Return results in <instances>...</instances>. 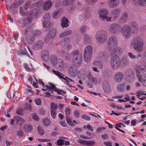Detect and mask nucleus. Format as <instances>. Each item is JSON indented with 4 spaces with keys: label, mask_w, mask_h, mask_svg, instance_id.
I'll use <instances>...</instances> for the list:
<instances>
[{
    "label": "nucleus",
    "mask_w": 146,
    "mask_h": 146,
    "mask_svg": "<svg viewBox=\"0 0 146 146\" xmlns=\"http://www.w3.org/2000/svg\"><path fill=\"white\" fill-rule=\"evenodd\" d=\"M136 75L138 81L141 83L144 86H146V74L140 75L139 73L144 72L146 71V63L144 62L141 67H137L136 68Z\"/></svg>",
    "instance_id": "1"
},
{
    "label": "nucleus",
    "mask_w": 146,
    "mask_h": 146,
    "mask_svg": "<svg viewBox=\"0 0 146 146\" xmlns=\"http://www.w3.org/2000/svg\"><path fill=\"white\" fill-rule=\"evenodd\" d=\"M143 43L142 42L141 38L140 37H135L131 43V47H133L136 51L141 52L142 50Z\"/></svg>",
    "instance_id": "2"
},
{
    "label": "nucleus",
    "mask_w": 146,
    "mask_h": 146,
    "mask_svg": "<svg viewBox=\"0 0 146 146\" xmlns=\"http://www.w3.org/2000/svg\"><path fill=\"white\" fill-rule=\"evenodd\" d=\"M50 87L48 86L47 85H45V87L47 88L46 90H48L49 92H47L45 93V94L44 95V97L47 98L49 97L50 96H51L49 92H50L52 93L53 92L54 90L57 92L58 94L63 95V94H66V92L65 91L58 89L56 87L55 85L53 84L50 83Z\"/></svg>",
    "instance_id": "3"
},
{
    "label": "nucleus",
    "mask_w": 146,
    "mask_h": 146,
    "mask_svg": "<svg viewBox=\"0 0 146 146\" xmlns=\"http://www.w3.org/2000/svg\"><path fill=\"white\" fill-rule=\"evenodd\" d=\"M110 63L111 67L112 69L115 70L117 69L121 64L119 57L117 56L113 57L111 59Z\"/></svg>",
    "instance_id": "4"
},
{
    "label": "nucleus",
    "mask_w": 146,
    "mask_h": 146,
    "mask_svg": "<svg viewBox=\"0 0 146 146\" xmlns=\"http://www.w3.org/2000/svg\"><path fill=\"white\" fill-rule=\"evenodd\" d=\"M121 33L123 36L125 38L130 37L131 34V29L128 25H125L121 29Z\"/></svg>",
    "instance_id": "5"
},
{
    "label": "nucleus",
    "mask_w": 146,
    "mask_h": 146,
    "mask_svg": "<svg viewBox=\"0 0 146 146\" xmlns=\"http://www.w3.org/2000/svg\"><path fill=\"white\" fill-rule=\"evenodd\" d=\"M72 54L73 58L72 59L73 62L75 64L79 63L81 62L82 59L81 54L77 51L73 52Z\"/></svg>",
    "instance_id": "6"
},
{
    "label": "nucleus",
    "mask_w": 146,
    "mask_h": 146,
    "mask_svg": "<svg viewBox=\"0 0 146 146\" xmlns=\"http://www.w3.org/2000/svg\"><path fill=\"white\" fill-rule=\"evenodd\" d=\"M56 31L54 29H52L49 31L46 36L45 39V42H51L52 39L55 36L56 34Z\"/></svg>",
    "instance_id": "7"
},
{
    "label": "nucleus",
    "mask_w": 146,
    "mask_h": 146,
    "mask_svg": "<svg viewBox=\"0 0 146 146\" xmlns=\"http://www.w3.org/2000/svg\"><path fill=\"white\" fill-rule=\"evenodd\" d=\"M98 13L100 17L105 19L107 21H109L111 20V18L107 16L106 15L108 12L106 9H100L99 10Z\"/></svg>",
    "instance_id": "8"
},
{
    "label": "nucleus",
    "mask_w": 146,
    "mask_h": 146,
    "mask_svg": "<svg viewBox=\"0 0 146 146\" xmlns=\"http://www.w3.org/2000/svg\"><path fill=\"white\" fill-rule=\"evenodd\" d=\"M123 74L121 72H116L114 75L113 79L115 82H120L123 79Z\"/></svg>",
    "instance_id": "9"
},
{
    "label": "nucleus",
    "mask_w": 146,
    "mask_h": 146,
    "mask_svg": "<svg viewBox=\"0 0 146 146\" xmlns=\"http://www.w3.org/2000/svg\"><path fill=\"white\" fill-rule=\"evenodd\" d=\"M77 70L76 67L74 65H73L69 67L68 70V72L71 77H74L77 74Z\"/></svg>",
    "instance_id": "10"
},
{
    "label": "nucleus",
    "mask_w": 146,
    "mask_h": 146,
    "mask_svg": "<svg viewBox=\"0 0 146 146\" xmlns=\"http://www.w3.org/2000/svg\"><path fill=\"white\" fill-rule=\"evenodd\" d=\"M50 16L48 14H46L44 16L43 21V27L45 28L48 27L51 24V22L49 21Z\"/></svg>",
    "instance_id": "11"
},
{
    "label": "nucleus",
    "mask_w": 146,
    "mask_h": 146,
    "mask_svg": "<svg viewBox=\"0 0 146 146\" xmlns=\"http://www.w3.org/2000/svg\"><path fill=\"white\" fill-rule=\"evenodd\" d=\"M33 10L31 11L29 13H28L27 14V16L28 17V21L29 22H30L31 21L33 18L35 16L36 18H37L38 15H39V11L38 10H36L35 11V14L34 13Z\"/></svg>",
    "instance_id": "12"
},
{
    "label": "nucleus",
    "mask_w": 146,
    "mask_h": 146,
    "mask_svg": "<svg viewBox=\"0 0 146 146\" xmlns=\"http://www.w3.org/2000/svg\"><path fill=\"white\" fill-rule=\"evenodd\" d=\"M102 88L104 91L107 93H109L110 91V87L107 82H105L103 83Z\"/></svg>",
    "instance_id": "13"
},
{
    "label": "nucleus",
    "mask_w": 146,
    "mask_h": 146,
    "mask_svg": "<svg viewBox=\"0 0 146 146\" xmlns=\"http://www.w3.org/2000/svg\"><path fill=\"white\" fill-rule=\"evenodd\" d=\"M61 25L63 28H67L69 26V21L68 19L65 18L63 17L61 20Z\"/></svg>",
    "instance_id": "14"
},
{
    "label": "nucleus",
    "mask_w": 146,
    "mask_h": 146,
    "mask_svg": "<svg viewBox=\"0 0 146 146\" xmlns=\"http://www.w3.org/2000/svg\"><path fill=\"white\" fill-rule=\"evenodd\" d=\"M78 142L82 144L86 145H92L95 144V142L94 141H86L82 139L79 140Z\"/></svg>",
    "instance_id": "15"
},
{
    "label": "nucleus",
    "mask_w": 146,
    "mask_h": 146,
    "mask_svg": "<svg viewBox=\"0 0 146 146\" xmlns=\"http://www.w3.org/2000/svg\"><path fill=\"white\" fill-rule=\"evenodd\" d=\"M133 3L135 5H142L146 4V0H132Z\"/></svg>",
    "instance_id": "16"
},
{
    "label": "nucleus",
    "mask_w": 146,
    "mask_h": 146,
    "mask_svg": "<svg viewBox=\"0 0 146 146\" xmlns=\"http://www.w3.org/2000/svg\"><path fill=\"white\" fill-rule=\"evenodd\" d=\"M52 2L50 1H46L44 4V9L45 10L49 9L51 7Z\"/></svg>",
    "instance_id": "17"
},
{
    "label": "nucleus",
    "mask_w": 146,
    "mask_h": 146,
    "mask_svg": "<svg viewBox=\"0 0 146 146\" xmlns=\"http://www.w3.org/2000/svg\"><path fill=\"white\" fill-rule=\"evenodd\" d=\"M52 72L54 74L60 78H61L63 79L66 80H67V79H68L69 80H70L71 81H72V80H71L70 79L66 77H65V78L63 77L62 76V74L58 71H56L54 70H53Z\"/></svg>",
    "instance_id": "18"
},
{
    "label": "nucleus",
    "mask_w": 146,
    "mask_h": 146,
    "mask_svg": "<svg viewBox=\"0 0 146 146\" xmlns=\"http://www.w3.org/2000/svg\"><path fill=\"white\" fill-rule=\"evenodd\" d=\"M92 55V54L84 53V57L85 61L87 62L90 61Z\"/></svg>",
    "instance_id": "19"
},
{
    "label": "nucleus",
    "mask_w": 146,
    "mask_h": 146,
    "mask_svg": "<svg viewBox=\"0 0 146 146\" xmlns=\"http://www.w3.org/2000/svg\"><path fill=\"white\" fill-rule=\"evenodd\" d=\"M70 39L69 38L67 37L62 41V45H63L65 47L70 46Z\"/></svg>",
    "instance_id": "20"
},
{
    "label": "nucleus",
    "mask_w": 146,
    "mask_h": 146,
    "mask_svg": "<svg viewBox=\"0 0 146 146\" xmlns=\"http://www.w3.org/2000/svg\"><path fill=\"white\" fill-rule=\"evenodd\" d=\"M93 66H97L100 69H102L103 68V65L102 63L99 61L94 60L92 63Z\"/></svg>",
    "instance_id": "21"
},
{
    "label": "nucleus",
    "mask_w": 146,
    "mask_h": 146,
    "mask_svg": "<svg viewBox=\"0 0 146 146\" xmlns=\"http://www.w3.org/2000/svg\"><path fill=\"white\" fill-rule=\"evenodd\" d=\"M92 48L91 46L88 45L85 48L84 53L92 54Z\"/></svg>",
    "instance_id": "22"
},
{
    "label": "nucleus",
    "mask_w": 146,
    "mask_h": 146,
    "mask_svg": "<svg viewBox=\"0 0 146 146\" xmlns=\"http://www.w3.org/2000/svg\"><path fill=\"white\" fill-rule=\"evenodd\" d=\"M108 43L110 45L115 46L117 43V40L115 37H112L109 39Z\"/></svg>",
    "instance_id": "23"
},
{
    "label": "nucleus",
    "mask_w": 146,
    "mask_h": 146,
    "mask_svg": "<svg viewBox=\"0 0 146 146\" xmlns=\"http://www.w3.org/2000/svg\"><path fill=\"white\" fill-rule=\"evenodd\" d=\"M66 119L67 123L70 126H73L75 125V123H76L75 120H74L73 122L70 117H66Z\"/></svg>",
    "instance_id": "24"
},
{
    "label": "nucleus",
    "mask_w": 146,
    "mask_h": 146,
    "mask_svg": "<svg viewBox=\"0 0 146 146\" xmlns=\"http://www.w3.org/2000/svg\"><path fill=\"white\" fill-rule=\"evenodd\" d=\"M119 4V2L118 0H111L109 3V6L112 7H115Z\"/></svg>",
    "instance_id": "25"
},
{
    "label": "nucleus",
    "mask_w": 146,
    "mask_h": 146,
    "mask_svg": "<svg viewBox=\"0 0 146 146\" xmlns=\"http://www.w3.org/2000/svg\"><path fill=\"white\" fill-rule=\"evenodd\" d=\"M15 118L16 121V122L17 123V125H20L25 121V120L20 117H16Z\"/></svg>",
    "instance_id": "26"
},
{
    "label": "nucleus",
    "mask_w": 146,
    "mask_h": 146,
    "mask_svg": "<svg viewBox=\"0 0 146 146\" xmlns=\"http://www.w3.org/2000/svg\"><path fill=\"white\" fill-rule=\"evenodd\" d=\"M101 32L100 31L97 33V35L96 36V39L97 40L99 41V42L102 43L104 42L105 40L103 38L102 36H99V35H100Z\"/></svg>",
    "instance_id": "27"
},
{
    "label": "nucleus",
    "mask_w": 146,
    "mask_h": 146,
    "mask_svg": "<svg viewBox=\"0 0 146 146\" xmlns=\"http://www.w3.org/2000/svg\"><path fill=\"white\" fill-rule=\"evenodd\" d=\"M43 123L46 126H48L50 125L51 122L49 119L46 118L42 120Z\"/></svg>",
    "instance_id": "28"
},
{
    "label": "nucleus",
    "mask_w": 146,
    "mask_h": 146,
    "mask_svg": "<svg viewBox=\"0 0 146 146\" xmlns=\"http://www.w3.org/2000/svg\"><path fill=\"white\" fill-rule=\"evenodd\" d=\"M125 85L121 84H118L116 87L117 90L119 91H123L125 89Z\"/></svg>",
    "instance_id": "29"
},
{
    "label": "nucleus",
    "mask_w": 146,
    "mask_h": 146,
    "mask_svg": "<svg viewBox=\"0 0 146 146\" xmlns=\"http://www.w3.org/2000/svg\"><path fill=\"white\" fill-rule=\"evenodd\" d=\"M62 56L67 60H70L71 56V54L66 52H63L62 53Z\"/></svg>",
    "instance_id": "30"
},
{
    "label": "nucleus",
    "mask_w": 146,
    "mask_h": 146,
    "mask_svg": "<svg viewBox=\"0 0 146 146\" xmlns=\"http://www.w3.org/2000/svg\"><path fill=\"white\" fill-rule=\"evenodd\" d=\"M124 97V99L126 100H136L135 96L128 94L125 95Z\"/></svg>",
    "instance_id": "31"
},
{
    "label": "nucleus",
    "mask_w": 146,
    "mask_h": 146,
    "mask_svg": "<svg viewBox=\"0 0 146 146\" xmlns=\"http://www.w3.org/2000/svg\"><path fill=\"white\" fill-rule=\"evenodd\" d=\"M146 95V94H144L142 93H138L137 95V98H138L140 100H144L145 98Z\"/></svg>",
    "instance_id": "32"
},
{
    "label": "nucleus",
    "mask_w": 146,
    "mask_h": 146,
    "mask_svg": "<svg viewBox=\"0 0 146 146\" xmlns=\"http://www.w3.org/2000/svg\"><path fill=\"white\" fill-rule=\"evenodd\" d=\"M37 130L39 134L40 135L43 136L44 134V131L40 126L37 127Z\"/></svg>",
    "instance_id": "33"
},
{
    "label": "nucleus",
    "mask_w": 146,
    "mask_h": 146,
    "mask_svg": "<svg viewBox=\"0 0 146 146\" xmlns=\"http://www.w3.org/2000/svg\"><path fill=\"white\" fill-rule=\"evenodd\" d=\"M31 126L30 125H25L24 126V130L25 131H31L32 130Z\"/></svg>",
    "instance_id": "34"
},
{
    "label": "nucleus",
    "mask_w": 146,
    "mask_h": 146,
    "mask_svg": "<svg viewBox=\"0 0 146 146\" xmlns=\"http://www.w3.org/2000/svg\"><path fill=\"white\" fill-rule=\"evenodd\" d=\"M43 42L41 41H39L36 43V48L39 49L43 45Z\"/></svg>",
    "instance_id": "35"
},
{
    "label": "nucleus",
    "mask_w": 146,
    "mask_h": 146,
    "mask_svg": "<svg viewBox=\"0 0 146 146\" xmlns=\"http://www.w3.org/2000/svg\"><path fill=\"white\" fill-rule=\"evenodd\" d=\"M86 77L90 81H92L93 82H95V78L93 76L92 74L90 73L89 74L86 76Z\"/></svg>",
    "instance_id": "36"
},
{
    "label": "nucleus",
    "mask_w": 146,
    "mask_h": 146,
    "mask_svg": "<svg viewBox=\"0 0 146 146\" xmlns=\"http://www.w3.org/2000/svg\"><path fill=\"white\" fill-rule=\"evenodd\" d=\"M119 26L118 25L113 24L111 25L110 28L112 30H114V31H112L113 32H114V31L115 32L117 30H118L119 29Z\"/></svg>",
    "instance_id": "37"
},
{
    "label": "nucleus",
    "mask_w": 146,
    "mask_h": 146,
    "mask_svg": "<svg viewBox=\"0 0 146 146\" xmlns=\"http://www.w3.org/2000/svg\"><path fill=\"white\" fill-rule=\"evenodd\" d=\"M113 108H116L117 109L123 110L124 108L120 106L116 105L114 104H112L110 105Z\"/></svg>",
    "instance_id": "38"
},
{
    "label": "nucleus",
    "mask_w": 146,
    "mask_h": 146,
    "mask_svg": "<svg viewBox=\"0 0 146 146\" xmlns=\"http://www.w3.org/2000/svg\"><path fill=\"white\" fill-rule=\"evenodd\" d=\"M65 112L66 114V117H69L70 115V108H68L65 110Z\"/></svg>",
    "instance_id": "39"
},
{
    "label": "nucleus",
    "mask_w": 146,
    "mask_h": 146,
    "mask_svg": "<svg viewBox=\"0 0 146 146\" xmlns=\"http://www.w3.org/2000/svg\"><path fill=\"white\" fill-rule=\"evenodd\" d=\"M74 0H65L63 1V4L64 5H69L73 3Z\"/></svg>",
    "instance_id": "40"
},
{
    "label": "nucleus",
    "mask_w": 146,
    "mask_h": 146,
    "mask_svg": "<svg viewBox=\"0 0 146 146\" xmlns=\"http://www.w3.org/2000/svg\"><path fill=\"white\" fill-rule=\"evenodd\" d=\"M51 115L53 119L55 118L56 115V111L54 110H50Z\"/></svg>",
    "instance_id": "41"
},
{
    "label": "nucleus",
    "mask_w": 146,
    "mask_h": 146,
    "mask_svg": "<svg viewBox=\"0 0 146 146\" xmlns=\"http://www.w3.org/2000/svg\"><path fill=\"white\" fill-rule=\"evenodd\" d=\"M60 15L59 11H56L53 13V17L54 19H57L58 18Z\"/></svg>",
    "instance_id": "42"
},
{
    "label": "nucleus",
    "mask_w": 146,
    "mask_h": 146,
    "mask_svg": "<svg viewBox=\"0 0 146 146\" xmlns=\"http://www.w3.org/2000/svg\"><path fill=\"white\" fill-rule=\"evenodd\" d=\"M58 108V106L56 104L52 103L51 104L50 109L53 110L56 109Z\"/></svg>",
    "instance_id": "43"
},
{
    "label": "nucleus",
    "mask_w": 146,
    "mask_h": 146,
    "mask_svg": "<svg viewBox=\"0 0 146 146\" xmlns=\"http://www.w3.org/2000/svg\"><path fill=\"white\" fill-rule=\"evenodd\" d=\"M24 67H25L26 70L28 71H30L32 70V69H33V66L31 64V68L28 67V65L26 64H24Z\"/></svg>",
    "instance_id": "44"
},
{
    "label": "nucleus",
    "mask_w": 146,
    "mask_h": 146,
    "mask_svg": "<svg viewBox=\"0 0 146 146\" xmlns=\"http://www.w3.org/2000/svg\"><path fill=\"white\" fill-rule=\"evenodd\" d=\"M64 142V140L59 139L57 141V143L58 145L62 146L63 145Z\"/></svg>",
    "instance_id": "45"
},
{
    "label": "nucleus",
    "mask_w": 146,
    "mask_h": 146,
    "mask_svg": "<svg viewBox=\"0 0 146 146\" xmlns=\"http://www.w3.org/2000/svg\"><path fill=\"white\" fill-rule=\"evenodd\" d=\"M120 13V12L119 11L115 10L113 11V15H114V16L115 17H117L119 16Z\"/></svg>",
    "instance_id": "46"
},
{
    "label": "nucleus",
    "mask_w": 146,
    "mask_h": 146,
    "mask_svg": "<svg viewBox=\"0 0 146 146\" xmlns=\"http://www.w3.org/2000/svg\"><path fill=\"white\" fill-rule=\"evenodd\" d=\"M82 118L87 121H90L91 120L90 118L88 116L86 115H83L81 116Z\"/></svg>",
    "instance_id": "47"
},
{
    "label": "nucleus",
    "mask_w": 146,
    "mask_h": 146,
    "mask_svg": "<svg viewBox=\"0 0 146 146\" xmlns=\"http://www.w3.org/2000/svg\"><path fill=\"white\" fill-rule=\"evenodd\" d=\"M80 113L77 110H75L74 112V115L76 118H78L80 116Z\"/></svg>",
    "instance_id": "48"
},
{
    "label": "nucleus",
    "mask_w": 146,
    "mask_h": 146,
    "mask_svg": "<svg viewBox=\"0 0 146 146\" xmlns=\"http://www.w3.org/2000/svg\"><path fill=\"white\" fill-rule=\"evenodd\" d=\"M51 61L52 63L55 64L56 63L57 61V59L55 56H52L51 58Z\"/></svg>",
    "instance_id": "49"
},
{
    "label": "nucleus",
    "mask_w": 146,
    "mask_h": 146,
    "mask_svg": "<svg viewBox=\"0 0 146 146\" xmlns=\"http://www.w3.org/2000/svg\"><path fill=\"white\" fill-rule=\"evenodd\" d=\"M37 140L39 141V142H47L50 141V139H37Z\"/></svg>",
    "instance_id": "50"
},
{
    "label": "nucleus",
    "mask_w": 146,
    "mask_h": 146,
    "mask_svg": "<svg viewBox=\"0 0 146 146\" xmlns=\"http://www.w3.org/2000/svg\"><path fill=\"white\" fill-rule=\"evenodd\" d=\"M128 54L129 57L131 59H135L136 58V56L133 54L131 52H129Z\"/></svg>",
    "instance_id": "51"
},
{
    "label": "nucleus",
    "mask_w": 146,
    "mask_h": 146,
    "mask_svg": "<svg viewBox=\"0 0 146 146\" xmlns=\"http://www.w3.org/2000/svg\"><path fill=\"white\" fill-rule=\"evenodd\" d=\"M16 135L19 137H21L23 135L24 133L22 131H19L16 132Z\"/></svg>",
    "instance_id": "52"
},
{
    "label": "nucleus",
    "mask_w": 146,
    "mask_h": 146,
    "mask_svg": "<svg viewBox=\"0 0 146 146\" xmlns=\"http://www.w3.org/2000/svg\"><path fill=\"white\" fill-rule=\"evenodd\" d=\"M16 113L18 115H22L23 114V109H18L16 111Z\"/></svg>",
    "instance_id": "53"
},
{
    "label": "nucleus",
    "mask_w": 146,
    "mask_h": 146,
    "mask_svg": "<svg viewBox=\"0 0 146 146\" xmlns=\"http://www.w3.org/2000/svg\"><path fill=\"white\" fill-rule=\"evenodd\" d=\"M102 81V79L101 78H95V82H93L95 83V84H100L101 83Z\"/></svg>",
    "instance_id": "54"
},
{
    "label": "nucleus",
    "mask_w": 146,
    "mask_h": 146,
    "mask_svg": "<svg viewBox=\"0 0 146 146\" xmlns=\"http://www.w3.org/2000/svg\"><path fill=\"white\" fill-rule=\"evenodd\" d=\"M32 118L34 120L38 121L39 120V118L35 114H33L32 115Z\"/></svg>",
    "instance_id": "55"
},
{
    "label": "nucleus",
    "mask_w": 146,
    "mask_h": 146,
    "mask_svg": "<svg viewBox=\"0 0 146 146\" xmlns=\"http://www.w3.org/2000/svg\"><path fill=\"white\" fill-rule=\"evenodd\" d=\"M112 98L113 99H118V100H124L123 99H121L123 98V96H115L113 97Z\"/></svg>",
    "instance_id": "56"
},
{
    "label": "nucleus",
    "mask_w": 146,
    "mask_h": 146,
    "mask_svg": "<svg viewBox=\"0 0 146 146\" xmlns=\"http://www.w3.org/2000/svg\"><path fill=\"white\" fill-rule=\"evenodd\" d=\"M59 123L63 127H66L67 126V124L65 121H60Z\"/></svg>",
    "instance_id": "57"
},
{
    "label": "nucleus",
    "mask_w": 146,
    "mask_h": 146,
    "mask_svg": "<svg viewBox=\"0 0 146 146\" xmlns=\"http://www.w3.org/2000/svg\"><path fill=\"white\" fill-rule=\"evenodd\" d=\"M34 38L33 37L31 38H28L27 39L28 42L29 43H32L34 41Z\"/></svg>",
    "instance_id": "58"
},
{
    "label": "nucleus",
    "mask_w": 146,
    "mask_h": 146,
    "mask_svg": "<svg viewBox=\"0 0 146 146\" xmlns=\"http://www.w3.org/2000/svg\"><path fill=\"white\" fill-rule=\"evenodd\" d=\"M90 39V38L88 35H85L84 37V40L86 42L89 41Z\"/></svg>",
    "instance_id": "59"
},
{
    "label": "nucleus",
    "mask_w": 146,
    "mask_h": 146,
    "mask_svg": "<svg viewBox=\"0 0 146 146\" xmlns=\"http://www.w3.org/2000/svg\"><path fill=\"white\" fill-rule=\"evenodd\" d=\"M137 121L136 119L133 120L131 121V125H132L135 126L137 124Z\"/></svg>",
    "instance_id": "60"
},
{
    "label": "nucleus",
    "mask_w": 146,
    "mask_h": 146,
    "mask_svg": "<svg viewBox=\"0 0 146 146\" xmlns=\"http://www.w3.org/2000/svg\"><path fill=\"white\" fill-rule=\"evenodd\" d=\"M104 143L106 146H112L111 143L110 141H105Z\"/></svg>",
    "instance_id": "61"
},
{
    "label": "nucleus",
    "mask_w": 146,
    "mask_h": 146,
    "mask_svg": "<svg viewBox=\"0 0 146 146\" xmlns=\"http://www.w3.org/2000/svg\"><path fill=\"white\" fill-rule=\"evenodd\" d=\"M79 73L80 75L84 76L86 74V71L84 69H82L79 72Z\"/></svg>",
    "instance_id": "62"
},
{
    "label": "nucleus",
    "mask_w": 146,
    "mask_h": 146,
    "mask_svg": "<svg viewBox=\"0 0 146 146\" xmlns=\"http://www.w3.org/2000/svg\"><path fill=\"white\" fill-rule=\"evenodd\" d=\"M42 3L43 2L42 1H40L37 3H35V5H36L37 6V7H39L42 5Z\"/></svg>",
    "instance_id": "63"
},
{
    "label": "nucleus",
    "mask_w": 146,
    "mask_h": 146,
    "mask_svg": "<svg viewBox=\"0 0 146 146\" xmlns=\"http://www.w3.org/2000/svg\"><path fill=\"white\" fill-rule=\"evenodd\" d=\"M101 137L103 139H107L108 137V136L107 134H104L102 135Z\"/></svg>",
    "instance_id": "64"
}]
</instances>
